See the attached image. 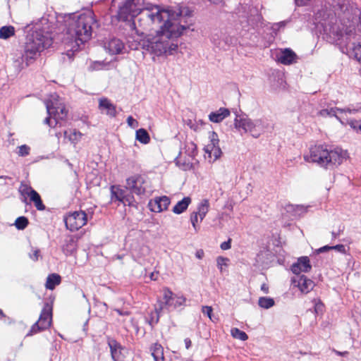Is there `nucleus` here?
I'll list each match as a JSON object with an SVG mask.
<instances>
[{
	"label": "nucleus",
	"mask_w": 361,
	"mask_h": 361,
	"mask_svg": "<svg viewBox=\"0 0 361 361\" xmlns=\"http://www.w3.org/2000/svg\"><path fill=\"white\" fill-rule=\"evenodd\" d=\"M230 115V111L226 108H220L218 111L212 112L209 115V120L213 123H220Z\"/></svg>",
	"instance_id": "4be33fe9"
},
{
	"label": "nucleus",
	"mask_w": 361,
	"mask_h": 361,
	"mask_svg": "<svg viewBox=\"0 0 361 361\" xmlns=\"http://www.w3.org/2000/svg\"><path fill=\"white\" fill-rule=\"evenodd\" d=\"M66 228L71 231H75L87 223V214L83 211L71 212L64 217Z\"/></svg>",
	"instance_id": "9b49d317"
},
{
	"label": "nucleus",
	"mask_w": 361,
	"mask_h": 361,
	"mask_svg": "<svg viewBox=\"0 0 361 361\" xmlns=\"http://www.w3.org/2000/svg\"><path fill=\"white\" fill-rule=\"evenodd\" d=\"M18 191L20 194L24 197L23 202L27 204V197H29L30 195L32 194L35 190L29 185L21 183Z\"/></svg>",
	"instance_id": "2f4dec72"
},
{
	"label": "nucleus",
	"mask_w": 361,
	"mask_h": 361,
	"mask_svg": "<svg viewBox=\"0 0 361 361\" xmlns=\"http://www.w3.org/2000/svg\"><path fill=\"white\" fill-rule=\"evenodd\" d=\"M180 32L176 25L164 23L156 35H147L142 39V49L157 56L164 54H174L178 49Z\"/></svg>",
	"instance_id": "f03ea898"
},
{
	"label": "nucleus",
	"mask_w": 361,
	"mask_h": 361,
	"mask_svg": "<svg viewBox=\"0 0 361 361\" xmlns=\"http://www.w3.org/2000/svg\"><path fill=\"white\" fill-rule=\"evenodd\" d=\"M210 140H211V145H209L211 147H215L219 145V139L218 135L215 132H212L210 135Z\"/></svg>",
	"instance_id": "de8ad7c7"
},
{
	"label": "nucleus",
	"mask_w": 361,
	"mask_h": 361,
	"mask_svg": "<svg viewBox=\"0 0 361 361\" xmlns=\"http://www.w3.org/2000/svg\"><path fill=\"white\" fill-rule=\"evenodd\" d=\"M66 33L80 46L87 42L92 37L93 25H97L94 13L87 11L80 15H74L67 20Z\"/></svg>",
	"instance_id": "20e7f679"
},
{
	"label": "nucleus",
	"mask_w": 361,
	"mask_h": 361,
	"mask_svg": "<svg viewBox=\"0 0 361 361\" xmlns=\"http://www.w3.org/2000/svg\"><path fill=\"white\" fill-rule=\"evenodd\" d=\"M115 312H116L120 316H129L130 312L128 311H123L120 309H115Z\"/></svg>",
	"instance_id": "052dcab7"
},
{
	"label": "nucleus",
	"mask_w": 361,
	"mask_h": 361,
	"mask_svg": "<svg viewBox=\"0 0 361 361\" xmlns=\"http://www.w3.org/2000/svg\"><path fill=\"white\" fill-rule=\"evenodd\" d=\"M99 109L102 113L111 118L116 116L117 112L116 106L111 102V101L105 97L101 98L99 100Z\"/></svg>",
	"instance_id": "6ab92c4d"
},
{
	"label": "nucleus",
	"mask_w": 361,
	"mask_h": 361,
	"mask_svg": "<svg viewBox=\"0 0 361 361\" xmlns=\"http://www.w3.org/2000/svg\"><path fill=\"white\" fill-rule=\"evenodd\" d=\"M206 152H208L210 154V155L212 154L214 157L215 159H217L221 157V150L220 147L218 146L215 147H211L210 145L207 146Z\"/></svg>",
	"instance_id": "a19ab883"
},
{
	"label": "nucleus",
	"mask_w": 361,
	"mask_h": 361,
	"mask_svg": "<svg viewBox=\"0 0 361 361\" xmlns=\"http://www.w3.org/2000/svg\"><path fill=\"white\" fill-rule=\"evenodd\" d=\"M141 42L142 40L140 42H133L130 44V47L132 49H138L140 47L142 48Z\"/></svg>",
	"instance_id": "4d7b16f0"
},
{
	"label": "nucleus",
	"mask_w": 361,
	"mask_h": 361,
	"mask_svg": "<svg viewBox=\"0 0 361 361\" xmlns=\"http://www.w3.org/2000/svg\"><path fill=\"white\" fill-rule=\"evenodd\" d=\"M29 224L27 218L25 216H19L16 219L14 225L18 230L25 229Z\"/></svg>",
	"instance_id": "e433bc0d"
},
{
	"label": "nucleus",
	"mask_w": 361,
	"mask_h": 361,
	"mask_svg": "<svg viewBox=\"0 0 361 361\" xmlns=\"http://www.w3.org/2000/svg\"><path fill=\"white\" fill-rule=\"evenodd\" d=\"M231 239L229 238L227 241L223 242L221 244L220 247L223 250H228L231 248Z\"/></svg>",
	"instance_id": "864d4df0"
},
{
	"label": "nucleus",
	"mask_w": 361,
	"mask_h": 361,
	"mask_svg": "<svg viewBox=\"0 0 361 361\" xmlns=\"http://www.w3.org/2000/svg\"><path fill=\"white\" fill-rule=\"evenodd\" d=\"M229 259L226 257L219 256L216 258L217 267L222 273L224 271V267H228L227 262Z\"/></svg>",
	"instance_id": "37998d69"
},
{
	"label": "nucleus",
	"mask_w": 361,
	"mask_h": 361,
	"mask_svg": "<svg viewBox=\"0 0 361 361\" xmlns=\"http://www.w3.org/2000/svg\"><path fill=\"white\" fill-rule=\"evenodd\" d=\"M341 110H342V109L337 108V107L331 108L330 109H324V110L321 111V114L322 115L327 114V115H329L331 116H336V118L341 123H343V121H341V118L339 116H337V113H341Z\"/></svg>",
	"instance_id": "4c0bfd02"
},
{
	"label": "nucleus",
	"mask_w": 361,
	"mask_h": 361,
	"mask_svg": "<svg viewBox=\"0 0 361 361\" xmlns=\"http://www.w3.org/2000/svg\"><path fill=\"white\" fill-rule=\"evenodd\" d=\"M52 44V39L41 30L33 31L25 39L23 54L15 59L13 66L18 72L32 64L40 53Z\"/></svg>",
	"instance_id": "7ed1b4c3"
},
{
	"label": "nucleus",
	"mask_w": 361,
	"mask_h": 361,
	"mask_svg": "<svg viewBox=\"0 0 361 361\" xmlns=\"http://www.w3.org/2000/svg\"><path fill=\"white\" fill-rule=\"evenodd\" d=\"M331 235H332V238H333V239H336L337 237H338V236H339V235H340V231H338V232L332 231V232H331Z\"/></svg>",
	"instance_id": "338daca9"
},
{
	"label": "nucleus",
	"mask_w": 361,
	"mask_h": 361,
	"mask_svg": "<svg viewBox=\"0 0 361 361\" xmlns=\"http://www.w3.org/2000/svg\"><path fill=\"white\" fill-rule=\"evenodd\" d=\"M63 135L66 139H68L71 143L74 145L78 143L82 136V134L75 129H69L65 130L63 132Z\"/></svg>",
	"instance_id": "393cba45"
},
{
	"label": "nucleus",
	"mask_w": 361,
	"mask_h": 361,
	"mask_svg": "<svg viewBox=\"0 0 361 361\" xmlns=\"http://www.w3.org/2000/svg\"><path fill=\"white\" fill-rule=\"evenodd\" d=\"M332 250H336V251L341 252V253H345V247L343 245L339 244L336 245L331 246Z\"/></svg>",
	"instance_id": "5fc2aeb1"
},
{
	"label": "nucleus",
	"mask_w": 361,
	"mask_h": 361,
	"mask_svg": "<svg viewBox=\"0 0 361 361\" xmlns=\"http://www.w3.org/2000/svg\"><path fill=\"white\" fill-rule=\"evenodd\" d=\"M76 245L73 240H69L63 247V252L66 255H70L75 250Z\"/></svg>",
	"instance_id": "ea45409f"
},
{
	"label": "nucleus",
	"mask_w": 361,
	"mask_h": 361,
	"mask_svg": "<svg viewBox=\"0 0 361 361\" xmlns=\"http://www.w3.org/2000/svg\"><path fill=\"white\" fill-rule=\"evenodd\" d=\"M61 277L59 274H49L47 278L45 287L47 289L52 290L55 288V287L56 286L59 285L61 283Z\"/></svg>",
	"instance_id": "5701e85b"
},
{
	"label": "nucleus",
	"mask_w": 361,
	"mask_h": 361,
	"mask_svg": "<svg viewBox=\"0 0 361 361\" xmlns=\"http://www.w3.org/2000/svg\"><path fill=\"white\" fill-rule=\"evenodd\" d=\"M127 123L132 128H135L138 126V122L133 118V116H129L127 118Z\"/></svg>",
	"instance_id": "8fccbe9b"
},
{
	"label": "nucleus",
	"mask_w": 361,
	"mask_h": 361,
	"mask_svg": "<svg viewBox=\"0 0 361 361\" xmlns=\"http://www.w3.org/2000/svg\"><path fill=\"white\" fill-rule=\"evenodd\" d=\"M124 47V43L118 38L111 39L104 45V48L110 54H119L122 52Z\"/></svg>",
	"instance_id": "aec40b11"
},
{
	"label": "nucleus",
	"mask_w": 361,
	"mask_h": 361,
	"mask_svg": "<svg viewBox=\"0 0 361 361\" xmlns=\"http://www.w3.org/2000/svg\"><path fill=\"white\" fill-rule=\"evenodd\" d=\"M294 283H297V286L299 288L300 291L304 293H309L314 288V282L308 279L305 275H298L297 279L294 278L293 280Z\"/></svg>",
	"instance_id": "a211bd4d"
},
{
	"label": "nucleus",
	"mask_w": 361,
	"mask_h": 361,
	"mask_svg": "<svg viewBox=\"0 0 361 361\" xmlns=\"http://www.w3.org/2000/svg\"><path fill=\"white\" fill-rule=\"evenodd\" d=\"M231 334L234 338H237L243 341H245L248 338V336L246 334V333L243 331H240L238 328H233L231 330Z\"/></svg>",
	"instance_id": "c9c22d12"
},
{
	"label": "nucleus",
	"mask_w": 361,
	"mask_h": 361,
	"mask_svg": "<svg viewBox=\"0 0 361 361\" xmlns=\"http://www.w3.org/2000/svg\"><path fill=\"white\" fill-rule=\"evenodd\" d=\"M310 0H295V4L298 6H303L307 4Z\"/></svg>",
	"instance_id": "bf43d9fd"
},
{
	"label": "nucleus",
	"mask_w": 361,
	"mask_h": 361,
	"mask_svg": "<svg viewBox=\"0 0 361 361\" xmlns=\"http://www.w3.org/2000/svg\"><path fill=\"white\" fill-rule=\"evenodd\" d=\"M166 23L176 25L182 35L183 30L190 28L192 23H188V19L192 16V12L188 7H170L166 9Z\"/></svg>",
	"instance_id": "0eeeda50"
},
{
	"label": "nucleus",
	"mask_w": 361,
	"mask_h": 361,
	"mask_svg": "<svg viewBox=\"0 0 361 361\" xmlns=\"http://www.w3.org/2000/svg\"><path fill=\"white\" fill-rule=\"evenodd\" d=\"M164 310V302H159L155 306L154 312L151 313L150 319L149 320V325L153 327V326L159 322L160 314L161 311Z\"/></svg>",
	"instance_id": "cd10ccee"
},
{
	"label": "nucleus",
	"mask_w": 361,
	"mask_h": 361,
	"mask_svg": "<svg viewBox=\"0 0 361 361\" xmlns=\"http://www.w3.org/2000/svg\"><path fill=\"white\" fill-rule=\"evenodd\" d=\"M191 203V198L190 197H185L182 200L178 202L173 207L172 211L175 214H180L185 212Z\"/></svg>",
	"instance_id": "bb28decb"
},
{
	"label": "nucleus",
	"mask_w": 361,
	"mask_h": 361,
	"mask_svg": "<svg viewBox=\"0 0 361 361\" xmlns=\"http://www.w3.org/2000/svg\"><path fill=\"white\" fill-rule=\"evenodd\" d=\"M209 201L207 200H203L197 207V211L195 212L197 213V215L200 216V221H202L205 217L207 213L209 211Z\"/></svg>",
	"instance_id": "7c9ffc66"
},
{
	"label": "nucleus",
	"mask_w": 361,
	"mask_h": 361,
	"mask_svg": "<svg viewBox=\"0 0 361 361\" xmlns=\"http://www.w3.org/2000/svg\"><path fill=\"white\" fill-rule=\"evenodd\" d=\"M15 29L13 26H3L0 28V38L6 39L14 35Z\"/></svg>",
	"instance_id": "72a5a7b5"
},
{
	"label": "nucleus",
	"mask_w": 361,
	"mask_h": 361,
	"mask_svg": "<svg viewBox=\"0 0 361 361\" xmlns=\"http://www.w3.org/2000/svg\"><path fill=\"white\" fill-rule=\"evenodd\" d=\"M185 152L189 157H194L197 153V145L193 142H187Z\"/></svg>",
	"instance_id": "58836bf2"
},
{
	"label": "nucleus",
	"mask_w": 361,
	"mask_h": 361,
	"mask_svg": "<svg viewBox=\"0 0 361 361\" xmlns=\"http://www.w3.org/2000/svg\"><path fill=\"white\" fill-rule=\"evenodd\" d=\"M348 124L355 131L361 133V123L360 122L355 121V120H351L348 122Z\"/></svg>",
	"instance_id": "49530a36"
},
{
	"label": "nucleus",
	"mask_w": 361,
	"mask_h": 361,
	"mask_svg": "<svg viewBox=\"0 0 361 361\" xmlns=\"http://www.w3.org/2000/svg\"><path fill=\"white\" fill-rule=\"evenodd\" d=\"M345 152L340 148L328 149L326 146L314 145L310 149V156L304 157L307 161L318 164L325 168H331L340 165L344 158Z\"/></svg>",
	"instance_id": "39448f33"
},
{
	"label": "nucleus",
	"mask_w": 361,
	"mask_h": 361,
	"mask_svg": "<svg viewBox=\"0 0 361 361\" xmlns=\"http://www.w3.org/2000/svg\"><path fill=\"white\" fill-rule=\"evenodd\" d=\"M359 109H355L354 108L353 106H348L347 108H344V109H342V110H341V113H349V114H355L357 112H358Z\"/></svg>",
	"instance_id": "603ef678"
},
{
	"label": "nucleus",
	"mask_w": 361,
	"mask_h": 361,
	"mask_svg": "<svg viewBox=\"0 0 361 361\" xmlns=\"http://www.w3.org/2000/svg\"><path fill=\"white\" fill-rule=\"evenodd\" d=\"M184 342H185V348L187 349L190 348L192 342H191V340L190 338H185Z\"/></svg>",
	"instance_id": "0e129e2a"
},
{
	"label": "nucleus",
	"mask_w": 361,
	"mask_h": 361,
	"mask_svg": "<svg viewBox=\"0 0 361 361\" xmlns=\"http://www.w3.org/2000/svg\"><path fill=\"white\" fill-rule=\"evenodd\" d=\"M136 140L142 144H147L150 141L148 132L144 128H140L135 133Z\"/></svg>",
	"instance_id": "473e14b6"
},
{
	"label": "nucleus",
	"mask_w": 361,
	"mask_h": 361,
	"mask_svg": "<svg viewBox=\"0 0 361 361\" xmlns=\"http://www.w3.org/2000/svg\"><path fill=\"white\" fill-rule=\"evenodd\" d=\"M261 290L263 291L265 294L269 293V286L267 283H262L261 286Z\"/></svg>",
	"instance_id": "e2e57ef3"
},
{
	"label": "nucleus",
	"mask_w": 361,
	"mask_h": 361,
	"mask_svg": "<svg viewBox=\"0 0 361 361\" xmlns=\"http://www.w3.org/2000/svg\"><path fill=\"white\" fill-rule=\"evenodd\" d=\"M51 116H50L49 115V116H48V117H47V118L44 119V123L45 124L49 125V126H51V124H50V118H51Z\"/></svg>",
	"instance_id": "774afa93"
},
{
	"label": "nucleus",
	"mask_w": 361,
	"mask_h": 361,
	"mask_svg": "<svg viewBox=\"0 0 361 361\" xmlns=\"http://www.w3.org/2000/svg\"><path fill=\"white\" fill-rule=\"evenodd\" d=\"M171 203L167 196L157 197L149 202L148 207L153 212H161L166 210Z\"/></svg>",
	"instance_id": "dca6fc26"
},
{
	"label": "nucleus",
	"mask_w": 361,
	"mask_h": 361,
	"mask_svg": "<svg viewBox=\"0 0 361 361\" xmlns=\"http://www.w3.org/2000/svg\"><path fill=\"white\" fill-rule=\"evenodd\" d=\"M331 250H332L331 246L324 245V246L317 249L315 252H316V253L319 254V253H322V252H324L329 251Z\"/></svg>",
	"instance_id": "6e6d98bb"
},
{
	"label": "nucleus",
	"mask_w": 361,
	"mask_h": 361,
	"mask_svg": "<svg viewBox=\"0 0 361 361\" xmlns=\"http://www.w3.org/2000/svg\"><path fill=\"white\" fill-rule=\"evenodd\" d=\"M353 52L355 58L361 63V43H358L353 47Z\"/></svg>",
	"instance_id": "a18cd8bd"
},
{
	"label": "nucleus",
	"mask_w": 361,
	"mask_h": 361,
	"mask_svg": "<svg viewBox=\"0 0 361 361\" xmlns=\"http://www.w3.org/2000/svg\"><path fill=\"white\" fill-rule=\"evenodd\" d=\"M334 351L336 355H340V356H346L347 355H348V351L340 352V351H338L336 350H334Z\"/></svg>",
	"instance_id": "69168bd1"
},
{
	"label": "nucleus",
	"mask_w": 361,
	"mask_h": 361,
	"mask_svg": "<svg viewBox=\"0 0 361 361\" xmlns=\"http://www.w3.org/2000/svg\"><path fill=\"white\" fill-rule=\"evenodd\" d=\"M126 188L130 193L144 194L146 191L145 180L141 175L132 176L126 179Z\"/></svg>",
	"instance_id": "ddd939ff"
},
{
	"label": "nucleus",
	"mask_w": 361,
	"mask_h": 361,
	"mask_svg": "<svg viewBox=\"0 0 361 361\" xmlns=\"http://www.w3.org/2000/svg\"><path fill=\"white\" fill-rule=\"evenodd\" d=\"M150 351L154 361L164 360V348L160 344L157 343H154L150 348Z\"/></svg>",
	"instance_id": "a878e982"
},
{
	"label": "nucleus",
	"mask_w": 361,
	"mask_h": 361,
	"mask_svg": "<svg viewBox=\"0 0 361 361\" xmlns=\"http://www.w3.org/2000/svg\"><path fill=\"white\" fill-rule=\"evenodd\" d=\"M185 300V297L176 295L169 288H164L163 289V300H158L157 304H159V302H163L164 308L166 307L169 309L173 307L176 309L178 307L183 305Z\"/></svg>",
	"instance_id": "f8f14e48"
},
{
	"label": "nucleus",
	"mask_w": 361,
	"mask_h": 361,
	"mask_svg": "<svg viewBox=\"0 0 361 361\" xmlns=\"http://www.w3.org/2000/svg\"><path fill=\"white\" fill-rule=\"evenodd\" d=\"M128 190H126V192L124 195V198L123 200V202L122 203L124 204V205H126L128 204V206H130V207H134L135 206V198L132 195L133 193H130L128 192Z\"/></svg>",
	"instance_id": "79ce46f5"
},
{
	"label": "nucleus",
	"mask_w": 361,
	"mask_h": 361,
	"mask_svg": "<svg viewBox=\"0 0 361 361\" xmlns=\"http://www.w3.org/2000/svg\"><path fill=\"white\" fill-rule=\"evenodd\" d=\"M30 147L27 145H23L18 147V154L20 157H25L30 154Z\"/></svg>",
	"instance_id": "c03bdc74"
},
{
	"label": "nucleus",
	"mask_w": 361,
	"mask_h": 361,
	"mask_svg": "<svg viewBox=\"0 0 361 361\" xmlns=\"http://www.w3.org/2000/svg\"><path fill=\"white\" fill-rule=\"evenodd\" d=\"M345 27L330 21L324 26V32L329 36L330 39L334 42L339 40L345 33Z\"/></svg>",
	"instance_id": "2eb2a0df"
},
{
	"label": "nucleus",
	"mask_w": 361,
	"mask_h": 361,
	"mask_svg": "<svg viewBox=\"0 0 361 361\" xmlns=\"http://www.w3.org/2000/svg\"><path fill=\"white\" fill-rule=\"evenodd\" d=\"M204 252L202 249L197 250V252H195V257L200 259H202L204 257Z\"/></svg>",
	"instance_id": "680f3d73"
},
{
	"label": "nucleus",
	"mask_w": 361,
	"mask_h": 361,
	"mask_svg": "<svg viewBox=\"0 0 361 361\" xmlns=\"http://www.w3.org/2000/svg\"><path fill=\"white\" fill-rule=\"evenodd\" d=\"M234 126L240 132H249L254 137H258L265 129V124L262 119L251 120L246 115L237 116L234 120Z\"/></svg>",
	"instance_id": "6e6552de"
},
{
	"label": "nucleus",
	"mask_w": 361,
	"mask_h": 361,
	"mask_svg": "<svg viewBox=\"0 0 361 361\" xmlns=\"http://www.w3.org/2000/svg\"><path fill=\"white\" fill-rule=\"evenodd\" d=\"M337 8L336 13L339 18L341 25L345 27V33L350 35L356 30L360 19L361 18V10L356 5L350 2V0H333Z\"/></svg>",
	"instance_id": "423d86ee"
},
{
	"label": "nucleus",
	"mask_w": 361,
	"mask_h": 361,
	"mask_svg": "<svg viewBox=\"0 0 361 361\" xmlns=\"http://www.w3.org/2000/svg\"><path fill=\"white\" fill-rule=\"evenodd\" d=\"M190 221H191V223H192V225L194 229L197 231V227L196 224H197V223L198 221L197 213H195L194 212H192L191 214Z\"/></svg>",
	"instance_id": "09e8293b"
},
{
	"label": "nucleus",
	"mask_w": 361,
	"mask_h": 361,
	"mask_svg": "<svg viewBox=\"0 0 361 361\" xmlns=\"http://www.w3.org/2000/svg\"><path fill=\"white\" fill-rule=\"evenodd\" d=\"M46 108L48 114L55 120V125L59 124V126H61L59 121L66 118L68 111L64 104L59 101V97L57 94L51 95V99L46 102Z\"/></svg>",
	"instance_id": "1a4fd4ad"
},
{
	"label": "nucleus",
	"mask_w": 361,
	"mask_h": 361,
	"mask_svg": "<svg viewBox=\"0 0 361 361\" xmlns=\"http://www.w3.org/2000/svg\"><path fill=\"white\" fill-rule=\"evenodd\" d=\"M212 307L210 306H202V312L204 314L207 315V317L212 319Z\"/></svg>",
	"instance_id": "3c124183"
},
{
	"label": "nucleus",
	"mask_w": 361,
	"mask_h": 361,
	"mask_svg": "<svg viewBox=\"0 0 361 361\" xmlns=\"http://www.w3.org/2000/svg\"><path fill=\"white\" fill-rule=\"evenodd\" d=\"M298 56L296 54L290 49L286 48L281 51L278 58L279 61L283 65H290L295 63Z\"/></svg>",
	"instance_id": "412c9836"
},
{
	"label": "nucleus",
	"mask_w": 361,
	"mask_h": 361,
	"mask_svg": "<svg viewBox=\"0 0 361 361\" xmlns=\"http://www.w3.org/2000/svg\"><path fill=\"white\" fill-rule=\"evenodd\" d=\"M166 9L160 10L157 6L147 7L145 0H126L119 6L118 18L119 20L128 21L132 30L135 29L133 18L137 16L138 25L143 30L150 29L153 24L166 22Z\"/></svg>",
	"instance_id": "f257e3e1"
},
{
	"label": "nucleus",
	"mask_w": 361,
	"mask_h": 361,
	"mask_svg": "<svg viewBox=\"0 0 361 361\" xmlns=\"http://www.w3.org/2000/svg\"><path fill=\"white\" fill-rule=\"evenodd\" d=\"M111 357L113 361H123L125 355L123 353L124 347L114 338H106Z\"/></svg>",
	"instance_id": "4468645a"
},
{
	"label": "nucleus",
	"mask_w": 361,
	"mask_h": 361,
	"mask_svg": "<svg viewBox=\"0 0 361 361\" xmlns=\"http://www.w3.org/2000/svg\"><path fill=\"white\" fill-rule=\"evenodd\" d=\"M258 305L264 309H269L275 305L274 300L268 297H260L258 300Z\"/></svg>",
	"instance_id": "f704fd0d"
},
{
	"label": "nucleus",
	"mask_w": 361,
	"mask_h": 361,
	"mask_svg": "<svg viewBox=\"0 0 361 361\" xmlns=\"http://www.w3.org/2000/svg\"><path fill=\"white\" fill-rule=\"evenodd\" d=\"M312 269L308 257H300L298 259L297 262L293 264L290 267L292 272L296 275H299L300 272H309Z\"/></svg>",
	"instance_id": "f3484780"
},
{
	"label": "nucleus",
	"mask_w": 361,
	"mask_h": 361,
	"mask_svg": "<svg viewBox=\"0 0 361 361\" xmlns=\"http://www.w3.org/2000/svg\"><path fill=\"white\" fill-rule=\"evenodd\" d=\"M39 250L37 249L34 251L33 255H30V257L34 261H37L38 257H39Z\"/></svg>",
	"instance_id": "13d9d810"
},
{
	"label": "nucleus",
	"mask_w": 361,
	"mask_h": 361,
	"mask_svg": "<svg viewBox=\"0 0 361 361\" xmlns=\"http://www.w3.org/2000/svg\"><path fill=\"white\" fill-rule=\"evenodd\" d=\"M110 189L111 200H117L122 202L128 190L126 188L123 189L118 185H111Z\"/></svg>",
	"instance_id": "b1692460"
},
{
	"label": "nucleus",
	"mask_w": 361,
	"mask_h": 361,
	"mask_svg": "<svg viewBox=\"0 0 361 361\" xmlns=\"http://www.w3.org/2000/svg\"><path fill=\"white\" fill-rule=\"evenodd\" d=\"M286 209L288 212H292V216L295 218L300 216L307 212V207L303 205L288 204Z\"/></svg>",
	"instance_id": "c85d7f7f"
},
{
	"label": "nucleus",
	"mask_w": 361,
	"mask_h": 361,
	"mask_svg": "<svg viewBox=\"0 0 361 361\" xmlns=\"http://www.w3.org/2000/svg\"><path fill=\"white\" fill-rule=\"evenodd\" d=\"M51 307L48 303H46L41 312L38 321L32 326L27 336H32L49 328L51 323Z\"/></svg>",
	"instance_id": "9d476101"
},
{
	"label": "nucleus",
	"mask_w": 361,
	"mask_h": 361,
	"mask_svg": "<svg viewBox=\"0 0 361 361\" xmlns=\"http://www.w3.org/2000/svg\"><path fill=\"white\" fill-rule=\"evenodd\" d=\"M30 202H33L37 210L43 211L45 209V205L43 204L39 193L35 190L29 196Z\"/></svg>",
	"instance_id": "c756f323"
}]
</instances>
